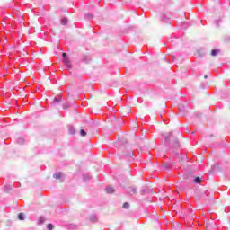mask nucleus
Returning a JSON list of instances; mask_svg holds the SVG:
<instances>
[{"instance_id":"1","label":"nucleus","mask_w":230,"mask_h":230,"mask_svg":"<svg viewBox=\"0 0 230 230\" xmlns=\"http://www.w3.org/2000/svg\"><path fill=\"white\" fill-rule=\"evenodd\" d=\"M63 62H64L65 66L66 67H68V69H71L72 66H71V61H69V58H65Z\"/></svg>"},{"instance_id":"2","label":"nucleus","mask_w":230,"mask_h":230,"mask_svg":"<svg viewBox=\"0 0 230 230\" xmlns=\"http://www.w3.org/2000/svg\"><path fill=\"white\" fill-rule=\"evenodd\" d=\"M129 193L130 195H136L137 193V189L136 187H130Z\"/></svg>"},{"instance_id":"3","label":"nucleus","mask_w":230,"mask_h":230,"mask_svg":"<svg viewBox=\"0 0 230 230\" xmlns=\"http://www.w3.org/2000/svg\"><path fill=\"white\" fill-rule=\"evenodd\" d=\"M218 53H220V50L218 49H213L211 51V57H217V55H218Z\"/></svg>"},{"instance_id":"4","label":"nucleus","mask_w":230,"mask_h":230,"mask_svg":"<svg viewBox=\"0 0 230 230\" xmlns=\"http://www.w3.org/2000/svg\"><path fill=\"white\" fill-rule=\"evenodd\" d=\"M130 107L122 109L123 114H128L130 112Z\"/></svg>"},{"instance_id":"5","label":"nucleus","mask_w":230,"mask_h":230,"mask_svg":"<svg viewBox=\"0 0 230 230\" xmlns=\"http://www.w3.org/2000/svg\"><path fill=\"white\" fill-rule=\"evenodd\" d=\"M53 177H54V179L58 180V179H60V177H62V173L61 172H56V173H54Z\"/></svg>"},{"instance_id":"6","label":"nucleus","mask_w":230,"mask_h":230,"mask_svg":"<svg viewBox=\"0 0 230 230\" xmlns=\"http://www.w3.org/2000/svg\"><path fill=\"white\" fill-rule=\"evenodd\" d=\"M106 192H107V193H114V188H112V187H107V188H106Z\"/></svg>"},{"instance_id":"7","label":"nucleus","mask_w":230,"mask_h":230,"mask_svg":"<svg viewBox=\"0 0 230 230\" xmlns=\"http://www.w3.org/2000/svg\"><path fill=\"white\" fill-rule=\"evenodd\" d=\"M67 22H69V21L67 20V18H64L61 20V24L63 26H66V24H67Z\"/></svg>"},{"instance_id":"8","label":"nucleus","mask_w":230,"mask_h":230,"mask_svg":"<svg viewBox=\"0 0 230 230\" xmlns=\"http://www.w3.org/2000/svg\"><path fill=\"white\" fill-rule=\"evenodd\" d=\"M80 135H81L83 137H85V136H87V132H85V130H84V129H81V130H80Z\"/></svg>"},{"instance_id":"9","label":"nucleus","mask_w":230,"mask_h":230,"mask_svg":"<svg viewBox=\"0 0 230 230\" xmlns=\"http://www.w3.org/2000/svg\"><path fill=\"white\" fill-rule=\"evenodd\" d=\"M194 182H196V184H200V182H202V181L200 180V177H196L194 180Z\"/></svg>"},{"instance_id":"10","label":"nucleus","mask_w":230,"mask_h":230,"mask_svg":"<svg viewBox=\"0 0 230 230\" xmlns=\"http://www.w3.org/2000/svg\"><path fill=\"white\" fill-rule=\"evenodd\" d=\"M122 208L124 209H128V208H130V204L126 202V203L123 204Z\"/></svg>"},{"instance_id":"11","label":"nucleus","mask_w":230,"mask_h":230,"mask_svg":"<svg viewBox=\"0 0 230 230\" xmlns=\"http://www.w3.org/2000/svg\"><path fill=\"white\" fill-rule=\"evenodd\" d=\"M215 225H211V224H207L206 225V230H211V227H214Z\"/></svg>"},{"instance_id":"12","label":"nucleus","mask_w":230,"mask_h":230,"mask_svg":"<svg viewBox=\"0 0 230 230\" xmlns=\"http://www.w3.org/2000/svg\"><path fill=\"white\" fill-rule=\"evenodd\" d=\"M18 218H19V220H24V214L23 213H20L18 215Z\"/></svg>"},{"instance_id":"13","label":"nucleus","mask_w":230,"mask_h":230,"mask_svg":"<svg viewBox=\"0 0 230 230\" xmlns=\"http://www.w3.org/2000/svg\"><path fill=\"white\" fill-rule=\"evenodd\" d=\"M47 228H48L49 230H53V225H52V224H48V225H47Z\"/></svg>"},{"instance_id":"14","label":"nucleus","mask_w":230,"mask_h":230,"mask_svg":"<svg viewBox=\"0 0 230 230\" xmlns=\"http://www.w3.org/2000/svg\"><path fill=\"white\" fill-rule=\"evenodd\" d=\"M62 57H63V58H67V54L62 53Z\"/></svg>"},{"instance_id":"15","label":"nucleus","mask_w":230,"mask_h":230,"mask_svg":"<svg viewBox=\"0 0 230 230\" xmlns=\"http://www.w3.org/2000/svg\"><path fill=\"white\" fill-rule=\"evenodd\" d=\"M204 78H208V75H205Z\"/></svg>"}]
</instances>
